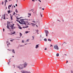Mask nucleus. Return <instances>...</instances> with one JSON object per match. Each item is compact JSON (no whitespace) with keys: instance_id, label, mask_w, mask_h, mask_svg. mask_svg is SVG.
Here are the masks:
<instances>
[{"instance_id":"f257e3e1","label":"nucleus","mask_w":73,"mask_h":73,"mask_svg":"<svg viewBox=\"0 0 73 73\" xmlns=\"http://www.w3.org/2000/svg\"><path fill=\"white\" fill-rule=\"evenodd\" d=\"M21 23L23 24H25V25H27V23H25V22L24 21L23 19H21Z\"/></svg>"},{"instance_id":"f03ea898","label":"nucleus","mask_w":73,"mask_h":73,"mask_svg":"<svg viewBox=\"0 0 73 73\" xmlns=\"http://www.w3.org/2000/svg\"><path fill=\"white\" fill-rule=\"evenodd\" d=\"M54 48L55 49L58 50V47L57 44H56L54 46Z\"/></svg>"},{"instance_id":"7ed1b4c3","label":"nucleus","mask_w":73,"mask_h":73,"mask_svg":"<svg viewBox=\"0 0 73 73\" xmlns=\"http://www.w3.org/2000/svg\"><path fill=\"white\" fill-rule=\"evenodd\" d=\"M21 72L22 73H31L30 72H28V71H25V70H22L21 71Z\"/></svg>"},{"instance_id":"20e7f679","label":"nucleus","mask_w":73,"mask_h":73,"mask_svg":"<svg viewBox=\"0 0 73 73\" xmlns=\"http://www.w3.org/2000/svg\"><path fill=\"white\" fill-rule=\"evenodd\" d=\"M45 31L46 33V36L48 37V35L49 34V32H48V31L47 30H45Z\"/></svg>"},{"instance_id":"39448f33","label":"nucleus","mask_w":73,"mask_h":73,"mask_svg":"<svg viewBox=\"0 0 73 73\" xmlns=\"http://www.w3.org/2000/svg\"><path fill=\"white\" fill-rule=\"evenodd\" d=\"M7 28H8V29H10L9 28V26L8 25H11V24H10V23H9V22H7Z\"/></svg>"},{"instance_id":"423d86ee","label":"nucleus","mask_w":73,"mask_h":73,"mask_svg":"<svg viewBox=\"0 0 73 73\" xmlns=\"http://www.w3.org/2000/svg\"><path fill=\"white\" fill-rule=\"evenodd\" d=\"M18 68H19V69H23V67H22V65H20V66L18 67Z\"/></svg>"},{"instance_id":"0eeeda50","label":"nucleus","mask_w":73,"mask_h":73,"mask_svg":"<svg viewBox=\"0 0 73 73\" xmlns=\"http://www.w3.org/2000/svg\"><path fill=\"white\" fill-rule=\"evenodd\" d=\"M24 68H25L26 66L27 65V64L26 63V62H25V64H23Z\"/></svg>"},{"instance_id":"6e6552de","label":"nucleus","mask_w":73,"mask_h":73,"mask_svg":"<svg viewBox=\"0 0 73 73\" xmlns=\"http://www.w3.org/2000/svg\"><path fill=\"white\" fill-rule=\"evenodd\" d=\"M13 26H14V25H12L11 26H10V27H11V28L12 29H13Z\"/></svg>"},{"instance_id":"1a4fd4ad","label":"nucleus","mask_w":73,"mask_h":73,"mask_svg":"<svg viewBox=\"0 0 73 73\" xmlns=\"http://www.w3.org/2000/svg\"><path fill=\"white\" fill-rule=\"evenodd\" d=\"M38 45H39V44L38 45H36L35 48H36V49H37L38 48V47H39Z\"/></svg>"},{"instance_id":"9d476101","label":"nucleus","mask_w":73,"mask_h":73,"mask_svg":"<svg viewBox=\"0 0 73 73\" xmlns=\"http://www.w3.org/2000/svg\"><path fill=\"white\" fill-rule=\"evenodd\" d=\"M7 12H8V13H9H9H11V12H12V11H11H11L10 10L7 11Z\"/></svg>"},{"instance_id":"9b49d317","label":"nucleus","mask_w":73,"mask_h":73,"mask_svg":"<svg viewBox=\"0 0 73 73\" xmlns=\"http://www.w3.org/2000/svg\"><path fill=\"white\" fill-rule=\"evenodd\" d=\"M11 34H9L8 33V35H12V34H14L15 33V32H14V33L13 32V33H12V32H11Z\"/></svg>"},{"instance_id":"f8f14e48","label":"nucleus","mask_w":73,"mask_h":73,"mask_svg":"<svg viewBox=\"0 0 73 73\" xmlns=\"http://www.w3.org/2000/svg\"><path fill=\"white\" fill-rule=\"evenodd\" d=\"M10 16H11V20H12V17H13V16L12 15H11V14H10Z\"/></svg>"},{"instance_id":"ddd939ff","label":"nucleus","mask_w":73,"mask_h":73,"mask_svg":"<svg viewBox=\"0 0 73 73\" xmlns=\"http://www.w3.org/2000/svg\"><path fill=\"white\" fill-rule=\"evenodd\" d=\"M7 2H8V1H7V0H5V6L6 5V3H7Z\"/></svg>"},{"instance_id":"4468645a","label":"nucleus","mask_w":73,"mask_h":73,"mask_svg":"<svg viewBox=\"0 0 73 73\" xmlns=\"http://www.w3.org/2000/svg\"><path fill=\"white\" fill-rule=\"evenodd\" d=\"M40 14L41 16V17H42V14H41V13H40Z\"/></svg>"},{"instance_id":"2eb2a0df","label":"nucleus","mask_w":73,"mask_h":73,"mask_svg":"<svg viewBox=\"0 0 73 73\" xmlns=\"http://www.w3.org/2000/svg\"><path fill=\"white\" fill-rule=\"evenodd\" d=\"M22 34H21V33H20V37H21V36H22Z\"/></svg>"},{"instance_id":"dca6fc26","label":"nucleus","mask_w":73,"mask_h":73,"mask_svg":"<svg viewBox=\"0 0 73 73\" xmlns=\"http://www.w3.org/2000/svg\"><path fill=\"white\" fill-rule=\"evenodd\" d=\"M12 52L13 53H15V50H12Z\"/></svg>"},{"instance_id":"f3484780","label":"nucleus","mask_w":73,"mask_h":73,"mask_svg":"<svg viewBox=\"0 0 73 73\" xmlns=\"http://www.w3.org/2000/svg\"><path fill=\"white\" fill-rule=\"evenodd\" d=\"M15 12H16V13H18V11L17 10V9H15Z\"/></svg>"},{"instance_id":"a211bd4d","label":"nucleus","mask_w":73,"mask_h":73,"mask_svg":"<svg viewBox=\"0 0 73 73\" xmlns=\"http://www.w3.org/2000/svg\"><path fill=\"white\" fill-rule=\"evenodd\" d=\"M48 41H50V42L51 41V39H48Z\"/></svg>"},{"instance_id":"6ab92c4d","label":"nucleus","mask_w":73,"mask_h":73,"mask_svg":"<svg viewBox=\"0 0 73 73\" xmlns=\"http://www.w3.org/2000/svg\"><path fill=\"white\" fill-rule=\"evenodd\" d=\"M56 56H59V54H58V53H57V54H56Z\"/></svg>"},{"instance_id":"aec40b11","label":"nucleus","mask_w":73,"mask_h":73,"mask_svg":"<svg viewBox=\"0 0 73 73\" xmlns=\"http://www.w3.org/2000/svg\"><path fill=\"white\" fill-rule=\"evenodd\" d=\"M28 15H29V16H31V13H28Z\"/></svg>"},{"instance_id":"412c9836","label":"nucleus","mask_w":73,"mask_h":73,"mask_svg":"<svg viewBox=\"0 0 73 73\" xmlns=\"http://www.w3.org/2000/svg\"><path fill=\"white\" fill-rule=\"evenodd\" d=\"M44 40L45 41H47V39H46V38H45L44 39Z\"/></svg>"},{"instance_id":"4be33fe9","label":"nucleus","mask_w":73,"mask_h":73,"mask_svg":"<svg viewBox=\"0 0 73 73\" xmlns=\"http://www.w3.org/2000/svg\"><path fill=\"white\" fill-rule=\"evenodd\" d=\"M29 32H30V31L28 32V31H27L25 32V33H29Z\"/></svg>"},{"instance_id":"5701e85b","label":"nucleus","mask_w":73,"mask_h":73,"mask_svg":"<svg viewBox=\"0 0 73 73\" xmlns=\"http://www.w3.org/2000/svg\"><path fill=\"white\" fill-rule=\"evenodd\" d=\"M19 29H22V28H21V27H19Z\"/></svg>"},{"instance_id":"b1692460","label":"nucleus","mask_w":73,"mask_h":73,"mask_svg":"<svg viewBox=\"0 0 73 73\" xmlns=\"http://www.w3.org/2000/svg\"><path fill=\"white\" fill-rule=\"evenodd\" d=\"M32 22H33V23H34L35 24H36L35 23H36V21H32Z\"/></svg>"},{"instance_id":"393cba45","label":"nucleus","mask_w":73,"mask_h":73,"mask_svg":"<svg viewBox=\"0 0 73 73\" xmlns=\"http://www.w3.org/2000/svg\"><path fill=\"white\" fill-rule=\"evenodd\" d=\"M31 24H32V25H36L35 24H34L33 23H31Z\"/></svg>"},{"instance_id":"a878e982","label":"nucleus","mask_w":73,"mask_h":73,"mask_svg":"<svg viewBox=\"0 0 73 73\" xmlns=\"http://www.w3.org/2000/svg\"><path fill=\"white\" fill-rule=\"evenodd\" d=\"M32 37L33 38V40H34V38L35 36H32Z\"/></svg>"},{"instance_id":"bb28decb","label":"nucleus","mask_w":73,"mask_h":73,"mask_svg":"<svg viewBox=\"0 0 73 73\" xmlns=\"http://www.w3.org/2000/svg\"><path fill=\"white\" fill-rule=\"evenodd\" d=\"M9 7H12V5H9Z\"/></svg>"},{"instance_id":"cd10ccee","label":"nucleus","mask_w":73,"mask_h":73,"mask_svg":"<svg viewBox=\"0 0 73 73\" xmlns=\"http://www.w3.org/2000/svg\"><path fill=\"white\" fill-rule=\"evenodd\" d=\"M3 17V19H4V20H5V16H4Z\"/></svg>"},{"instance_id":"c85d7f7f","label":"nucleus","mask_w":73,"mask_h":73,"mask_svg":"<svg viewBox=\"0 0 73 73\" xmlns=\"http://www.w3.org/2000/svg\"><path fill=\"white\" fill-rule=\"evenodd\" d=\"M15 15V13L14 12L13 13V15Z\"/></svg>"},{"instance_id":"c756f323","label":"nucleus","mask_w":73,"mask_h":73,"mask_svg":"<svg viewBox=\"0 0 73 73\" xmlns=\"http://www.w3.org/2000/svg\"><path fill=\"white\" fill-rule=\"evenodd\" d=\"M32 11V12H33V9H32L30 11H29L30 12V11Z\"/></svg>"},{"instance_id":"7c9ffc66","label":"nucleus","mask_w":73,"mask_h":73,"mask_svg":"<svg viewBox=\"0 0 73 73\" xmlns=\"http://www.w3.org/2000/svg\"><path fill=\"white\" fill-rule=\"evenodd\" d=\"M51 46H53V45H52V44H51L50 45V47H51Z\"/></svg>"},{"instance_id":"2f4dec72","label":"nucleus","mask_w":73,"mask_h":73,"mask_svg":"<svg viewBox=\"0 0 73 73\" xmlns=\"http://www.w3.org/2000/svg\"><path fill=\"white\" fill-rule=\"evenodd\" d=\"M27 42H29V39H27Z\"/></svg>"},{"instance_id":"473e14b6","label":"nucleus","mask_w":73,"mask_h":73,"mask_svg":"<svg viewBox=\"0 0 73 73\" xmlns=\"http://www.w3.org/2000/svg\"><path fill=\"white\" fill-rule=\"evenodd\" d=\"M3 3H4V2L3 1L2 3V5H3Z\"/></svg>"},{"instance_id":"72a5a7b5","label":"nucleus","mask_w":73,"mask_h":73,"mask_svg":"<svg viewBox=\"0 0 73 73\" xmlns=\"http://www.w3.org/2000/svg\"><path fill=\"white\" fill-rule=\"evenodd\" d=\"M68 62V60H67L66 62V64H67Z\"/></svg>"},{"instance_id":"f704fd0d","label":"nucleus","mask_w":73,"mask_h":73,"mask_svg":"<svg viewBox=\"0 0 73 73\" xmlns=\"http://www.w3.org/2000/svg\"><path fill=\"white\" fill-rule=\"evenodd\" d=\"M3 15H2V19H1V20H2V19H3Z\"/></svg>"},{"instance_id":"c9c22d12","label":"nucleus","mask_w":73,"mask_h":73,"mask_svg":"<svg viewBox=\"0 0 73 73\" xmlns=\"http://www.w3.org/2000/svg\"><path fill=\"white\" fill-rule=\"evenodd\" d=\"M10 41H11V42H13V40H10Z\"/></svg>"},{"instance_id":"e433bc0d","label":"nucleus","mask_w":73,"mask_h":73,"mask_svg":"<svg viewBox=\"0 0 73 73\" xmlns=\"http://www.w3.org/2000/svg\"><path fill=\"white\" fill-rule=\"evenodd\" d=\"M8 8L9 9H9H10V8H9V7L8 6Z\"/></svg>"},{"instance_id":"4c0bfd02","label":"nucleus","mask_w":73,"mask_h":73,"mask_svg":"<svg viewBox=\"0 0 73 73\" xmlns=\"http://www.w3.org/2000/svg\"><path fill=\"white\" fill-rule=\"evenodd\" d=\"M71 72L72 73H73V71H72V70H71Z\"/></svg>"},{"instance_id":"58836bf2","label":"nucleus","mask_w":73,"mask_h":73,"mask_svg":"<svg viewBox=\"0 0 73 73\" xmlns=\"http://www.w3.org/2000/svg\"><path fill=\"white\" fill-rule=\"evenodd\" d=\"M22 42H24V40H22Z\"/></svg>"},{"instance_id":"ea45409f","label":"nucleus","mask_w":73,"mask_h":73,"mask_svg":"<svg viewBox=\"0 0 73 73\" xmlns=\"http://www.w3.org/2000/svg\"><path fill=\"white\" fill-rule=\"evenodd\" d=\"M15 6H16V7H17V4H16Z\"/></svg>"},{"instance_id":"a19ab883","label":"nucleus","mask_w":73,"mask_h":73,"mask_svg":"<svg viewBox=\"0 0 73 73\" xmlns=\"http://www.w3.org/2000/svg\"><path fill=\"white\" fill-rule=\"evenodd\" d=\"M64 44H67L66 42H64Z\"/></svg>"},{"instance_id":"79ce46f5","label":"nucleus","mask_w":73,"mask_h":73,"mask_svg":"<svg viewBox=\"0 0 73 73\" xmlns=\"http://www.w3.org/2000/svg\"><path fill=\"white\" fill-rule=\"evenodd\" d=\"M32 1H34L35 2V0H32Z\"/></svg>"},{"instance_id":"37998d69","label":"nucleus","mask_w":73,"mask_h":73,"mask_svg":"<svg viewBox=\"0 0 73 73\" xmlns=\"http://www.w3.org/2000/svg\"><path fill=\"white\" fill-rule=\"evenodd\" d=\"M19 23H20V24H21V23L20 22V21H19Z\"/></svg>"},{"instance_id":"c03bdc74","label":"nucleus","mask_w":73,"mask_h":73,"mask_svg":"<svg viewBox=\"0 0 73 73\" xmlns=\"http://www.w3.org/2000/svg\"><path fill=\"white\" fill-rule=\"evenodd\" d=\"M35 25L36 26V27H37V28H38V26H37V25Z\"/></svg>"},{"instance_id":"a18cd8bd","label":"nucleus","mask_w":73,"mask_h":73,"mask_svg":"<svg viewBox=\"0 0 73 73\" xmlns=\"http://www.w3.org/2000/svg\"><path fill=\"white\" fill-rule=\"evenodd\" d=\"M5 15L4 14V15H3V17H5Z\"/></svg>"},{"instance_id":"49530a36","label":"nucleus","mask_w":73,"mask_h":73,"mask_svg":"<svg viewBox=\"0 0 73 73\" xmlns=\"http://www.w3.org/2000/svg\"><path fill=\"white\" fill-rule=\"evenodd\" d=\"M4 30H5V29H3V32H4Z\"/></svg>"},{"instance_id":"de8ad7c7","label":"nucleus","mask_w":73,"mask_h":73,"mask_svg":"<svg viewBox=\"0 0 73 73\" xmlns=\"http://www.w3.org/2000/svg\"><path fill=\"white\" fill-rule=\"evenodd\" d=\"M26 28H28V26H26Z\"/></svg>"},{"instance_id":"09e8293b","label":"nucleus","mask_w":73,"mask_h":73,"mask_svg":"<svg viewBox=\"0 0 73 73\" xmlns=\"http://www.w3.org/2000/svg\"><path fill=\"white\" fill-rule=\"evenodd\" d=\"M42 10H44V8H42Z\"/></svg>"},{"instance_id":"8fccbe9b","label":"nucleus","mask_w":73,"mask_h":73,"mask_svg":"<svg viewBox=\"0 0 73 73\" xmlns=\"http://www.w3.org/2000/svg\"><path fill=\"white\" fill-rule=\"evenodd\" d=\"M17 20H19V18H17Z\"/></svg>"},{"instance_id":"3c124183","label":"nucleus","mask_w":73,"mask_h":73,"mask_svg":"<svg viewBox=\"0 0 73 73\" xmlns=\"http://www.w3.org/2000/svg\"><path fill=\"white\" fill-rule=\"evenodd\" d=\"M44 50H46V48H45Z\"/></svg>"},{"instance_id":"603ef678","label":"nucleus","mask_w":73,"mask_h":73,"mask_svg":"<svg viewBox=\"0 0 73 73\" xmlns=\"http://www.w3.org/2000/svg\"><path fill=\"white\" fill-rule=\"evenodd\" d=\"M38 1H40V2H41V1L40 0H38Z\"/></svg>"},{"instance_id":"864d4df0","label":"nucleus","mask_w":73,"mask_h":73,"mask_svg":"<svg viewBox=\"0 0 73 73\" xmlns=\"http://www.w3.org/2000/svg\"><path fill=\"white\" fill-rule=\"evenodd\" d=\"M39 9H41V7H40L39 8Z\"/></svg>"},{"instance_id":"5fc2aeb1","label":"nucleus","mask_w":73,"mask_h":73,"mask_svg":"<svg viewBox=\"0 0 73 73\" xmlns=\"http://www.w3.org/2000/svg\"><path fill=\"white\" fill-rule=\"evenodd\" d=\"M14 8H15V7H16V6H15V5H14Z\"/></svg>"},{"instance_id":"6e6d98bb","label":"nucleus","mask_w":73,"mask_h":73,"mask_svg":"<svg viewBox=\"0 0 73 73\" xmlns=\"http://www.w3.org/2000/svg\"><path fill=\"white\" fill-rule=\"evenodd\" d=\"M28 17H30V16H28Z\"/></svg>"},{"instance_id":"4d7b16f0","label":"nucleus","mask_w":73,"mask_h":73,"mask_svg":"<svg viewBox=\"0 0 73 73\" xmlns=\"http://www.w3.org/2000/svg\"><path fill=\"white\" fill-rule=\"evenodd\" d=\"M11 25H10V26H11Z\"/></svg>"},{"instance_id":"13d9d810","label":"nucleus","mask_w":73,"mask_h":73,"mask_svg":"<svg viewBox=\"0 0 73 73\" xmlns=\"http://www.w3.org/2000/svg\"><path fill=\"white\" fill-rule=\"evenodd\" d=\"M64 55H65V56H67V55H66V54H64Z\"/></svg>"},{"instance_id":"bf43d9fd","label":"nucleus","mask_w":73,"mask_h":73,"mask_svg":"<svg viewBox=\"0 0 73 73\" xmlns=\"http://www.w3.org/2000/svg\"><path fill=\"white\" fill-rule=\"evenodd\" d=\"M27 44H25V45H27Z\"/></svg>"},{"instance_id":"052dcab7","label":"nucleus","mask_w":73,"mask_h":73,"mask_svg":"<svg viewBox=\"0 0 73 73\" xmlns=\"http://www.w3.org/2000/svg\"><path fill=\"white\" fill-rule=\"evenodd\" d=\"M13 57H14V56H13Z\"/></svg>"},{"instance_id":"680f3d73","label":"nucleus","mask_w":73,"mask_h":73,"mask_svg":"<svg viewBox=\"0 0 73 73\" xmlns=\"http://www.w3.org/2000/svg\"><path fill=\"white\" fill-rule=\"evenodd\" d=\"M6 9H7V7H6Z\"/></svg>"},{"instance_id":"e2e57ef3","label":"nucleus","mask_w":73,"mask_h":73,"mask_svg":"<svg viewBox=\"0 0 73 73\" xmlns=\"http://www.w3.org/2000/svg\"><path fill=\"white\" fill-rule=\"evenodd\" d=\"M28 25H29V23H28Z\"/></svg>"},{"instance_id":"0e129e2a","label":"nucleus","mask_w":73,"mask_h":73,"mask_svg":"<svg viewBox=\"0 0 73 73\" xmlns=\"http://www.w3.org/2000/svg\"><path fill=\"white\" fill-rule=\"evenodd\" d=\"M6 19H8V18H7Z\"/></svg>"},{"instance_id":"69168bd1","label":"nucleus","mask_w":73,"mask_h":73,"mask_svg":"<svg viewBox=\"0 0 73 73\" xmlns=\"http://www.w3.org/2000/svg\"><path fill=\"white\" fill-rule=\"evenodd\" d=\"M7 43H8V41H7Z\"/></svg>"},{"instance_id":"338daca9","label":"nucleus","mask_w":73,"mask_h":73,"mask_svg":"<svg viewBox=\"0 0 73 73\" xmlns=\"http://www.w3.org/2000/svg\"><path fill=\"white\" fill-rule=\"evenodd\" d=\"M36 15H37V14H36Z\"/></svg>"},{"instance_id":"774afa93","label":"nucleus","mask_w":73,"mask_h":73,"mask_svg":"<svg viewBox=\"0 0 73 73\" xmlns=\"http://www.w3.org/2000/svg\"><path fill=\"white\" fill-rule=\"evenodd\" d=\"M27 23H28V22H27Z\"/></svg>"}]
</instances>
